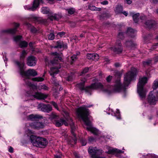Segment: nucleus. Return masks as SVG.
<instances>
[{
    "label": "nucleus",
    "instance_id": "48",
    "mask_svg": "<svg viewBox=\"0 0 158 158\" xmlns=\"http://www.w3.org/2000/svg\"><path fill=\"white\" fill-rule=\"evenodd\" d=\"M81 144L82 146H85L86 145V140L84 139H82L81 140Z\"/></svg>",
    "mask_w": 158,
    "mask_h": 158
},
{
    "label": "nucleus",
    "instance_id": "57",
    "mask_svg": "<svg viewBox=\"0 0 158 158\" xmlns=\"http://www.w3.org/2000/svg\"><path fill=\"white\" fill-rule=\"evenodd\" d=\"M127 3L128 4H130L132 2V0H126Z\"/></svg>",
    "mask_w": 158,
    "mask_h": 158
},
{
    "label": "nucleus",
    "instance_id": "15",
    "mask_svg": "<svg viewBox=\"0 0 158 158\" xmlns=\"http://www.w3.org/2000/svg\"><path fill=\"white\" fill-rule=\"evenodd\" d=\"M68 119H67L68 122L70 124L71 128L72 129L71 133L72 134L73 137H72L74 143H76L77 141V138L76 137V135L74 133V131L75 130V127L74 126V123L73 122L72 120L70 118H68Z\"/></svg>",
    "mask_w": 158,
    "mask_h": 158
},
{
    "label": "nucleus",
    "instance_id": "63",
    "mask_svg": "<svg viewBox=\"0 0 158 158\" xmlns=\"http://www.w3.org/2000/svg\"><path fill=\"white\" fill-rule=\"evenodd\" d=\"M47 1H48L49 3H53V0H47Z\"/></svg>",
    "mask_w": 158,
    "mask_h": 158
},
{
    "label": "nucleus",
    "instance_id": "50",
    "mask_svg": "<svg viewBox=\"0 0 158 158\" xmlns=\"http://www.w3.org/2000/svg\"><path fill=\"white\" fill-rule=\"evenodd\" d=\"M30 30L32 33H35L37 31L36 29L34 27H31Z\"/></svg>",
    "mask_w": 158,
    "mask_h": 158
},
{
    "label": "nucleus",
    "instance_id": "49",
    "mask_svg": "<svg viewBox=\"0 0 158 158\" xmlns=\"http://www.w3.org/2000/svg\"><path fill=\"white\" fill-rule=\"evenodd\" d=\"M41 89L44 90H48V87L45 85H42L41 86Z\"/></svg>",
    "mask_w": 158,
    "mask_h": 158
},
{
    "label": "nucleus",
    "instance_id": "41",
    "mask_svg": "<svg viewBox=\"0 0 158 158\" xmlns=\"http://www.w3.org/2000/svg\"><path fill=\"white\" fill-rule=\"evenodd\" d=\"M118 37V38L121 39H123L124 37L123 33L122 32H119Z\"/></svg>",
    "mask_w": 158,
    "mask_h": 158
},
{
    "label": "nucleus",
    "instance_id": "46",
    "mask_svg": "<svg viewBox=\"0 0 158 158\" xmlns=\"http://www.w3.org/2000/svg\"><path fill=\"white\" fill-rule=\"evenodd\" d=\"M155 157V155L152 154H148L146 156V158H154Z\"/></svg>",
    "mask_w": 158,
    "mask_h": 158
},
{
    "label": "nucleus",
    "instance_id": "53",
    "mask_svg": "<svg viewBox=\"0 0 158 158\" xmlns=\"http://www.w3.org/2000/svg\"><path fill=\"white\" fill-rule=\"evenodd\" d=\"M71 58L73 61H74L77 59L76 55H73L71 57Z\"/></svg>",
    "mask_w": 158,
    "mask_h": 158
},
{
    "label": "nucleus",
    "instance_id": "19",
    "mask_svg": "<svg viewBox=\"0 0 158 158\" xmlns=\"http://www.w3.org/2000/svg\"><path fill=\"white\" fill-rule=\"evenodd\" d=\"M15 28L13 29H10L6 30H2L1 31L2 33H9L13 34L15 33L17 31L16 28L19 26V24L18 23H15L14 25Z\"/></svg>",
    "mask_w": 158,
    "mask_h": 158
},
{
    "label": "nucleus",
    "instance_id": "7",
    "mask_svg": "<svg viewBox=\"0 0 158 158\" xmlns=\"http://www.w3.org/2000/svg\"><path fill=\"white\" fill-rule=\"evenodd\" d=\"M41 10L43 14H48V19L52 21L53 20H58L62 17L61 14H53L52 12L50 11L49 9L47 7L42 8Z\"/></svg>",
    "mask_w": 158,
    "mask_h": 158
},
{
    "label": "nucleus",
    "instance_id": "54",
    "mask_svg": "<svg viewBox=\"0 0 158 158\" xmlns=\"http://www.w3.org/2000/svg\"><path fill=\"white\" fill-rule=\"evenodd\" d=\"M101 4L103 5H106L108 4V2L106 1H105L101 2Z\"/></svg>",
    "mask_w": 158,
    "mask_h": 158
},
{
    "label": "nucleus",
    "instance_id": "12",
    "mask_svg": "<svg viewBox=\"0 0 158 158\" xmlns=\"http://www.w3.org/2000/svg\"><path fill=\"white\" fill-rule=\"evenodd\" d=\"M29 126L32 128L39 130L44 128L45 125L42 122L36 121L30 123Z\"/></svg>",
    "mask_w": 158,
    "mask_h": 158
},
{
    "label": "nucleus",
    "instance_id": "1",
    "mask_svg": "<svg viewBox=\"0 0 158 158\" xmlns=\"http://www.w3.org/2000/svg\"><path fill=\"white\" fill-rule=\"evenodd\" d=\"M136 69L132 67L131 71L127 73L124 76L123 84V85L119 79L117 80L115 83L113 87V91L115 92H119L122 91H125L130 83V82L136 75Z\"/></svg>",
    "mask_w": 158,
    "mask_h": 158
},
{
    "label": "nucleus",
    "instance_id": "8",
    "mask_svg": "<svg viewBox=\"0 0 158 158\" xmlns=\"http://www.w3.org/2000/svg\"><path fill=\"white\" fill-rule=\"evenodd\" d=\"M51 116V119L56 127H60L63 124L66 126L68 125L67 122L63 118H59L54 113H52Z\"/></svg>",
    "mask_w": 158,
    "mask_h": 158
},
{
    "label": "nucleus",
    "instance_id": "17",
    "mask_svg": "<svg viewBox=\"0 0 158 158\" xmlns=\"http://www.w3.org/2000/svg\"><path fill=\"white\" fill-rule=\"evenodd\" d=\"M148 103L150 105H154L156 104L157 101V98L153 95L152 91H151L150 93L148 98Z\"/></svg>",
    "mask_w": 158,
    "mask_h": 158
},
{
    "label": "nucleus",
    "instance_id": "44",
    "mask_svg": "<svg viewBox=\"0 0 158 158\" xmlns=\"http://www.w3.org/2000/svg\"><path fill=\"white\" fill-rule=\"evenodd\" d=\"M55 38V35H54L52 33H50L48 36V39L50 40H53Z\"/></svg>",
    "mask_w": 158,
    "mask_h": 158
},
{
    "label": "nucleus",
    "instance_id": "34",
    "mask_svg": "<svg viewBox=\"0 0 158 158\" xmlns=\"http://www.w3.org/2000/svg\"><path fill=\"white\" fill-rule=\"evenodd\" d=\"M153 88L154 90L157 89V93L158 94V80L154 81Z\"/></svg>",
    "mask_w": 158,
    "mask_h": 158
},
{
    "label": "nucleus",
    "instance_id": "29",
    "mask_svg": "<svg viewBox=\"0 0 158 158\" xmlns=\"http://www.w3.org/2000/svg\"><path fill=\"white\" fill-rule=\"evenodd\" d=\"M51 81L52 83L56 86H57L59 85V82L57 81L54 76H52V77L51 79Z\"/></svg>",
    "mask_w": 158,
    "mask_h": 158
},
{
    "label": "nucleus",
    "instance_id": "51",
    "mask_svg": "<svg viewBox=\"0 0 158 158\" xmlns=\"http://www.w3.org/2000/svg\"><path fill=\"white\" fill-rule=\"evenodd\" d=\"M65 34L64 32L62 31L61 32H58L57 34L58 35H59L60 37H61L63 36Z\"/></svg>",
    "mask_w": 158,
    "mask_h": 158
},
{
    "label": "nucleus",
    "instance_id": "20",
    "mask_svg": "<svg viewBox=\"0 0 158 158\" xmlns=\"http://www.w3.org/2000/svg\"><path fill=\"white\" fill-rule=\"evenodd\" d=\"M60 68V65L58 67H52L50 68L49 73L50 75L52 76H54L59 72V69Z\"/></svg>",
    "mask_w": 158,
    "mask_h": 158
},
{
    "label": "nucleus",
    "instance_id": "14",
    "mask_svg": "<svg viewBox=\"0 0 158 158\" xmlns=\"http://www.w3.org/2000/svg\"><path fill=\"white\" fill-rule=\"evenodd\" d=\"M39 107L41 111L44 112L48 113L52 110V107L49 104H40L39 105Z\"/></svg>",
    "mask_w": 158,
    "mask_h": 158
},
{
    "label": "nucleus",
    "instance_id": "18",
    "mask_svg": "<svg viewBox=\"0 0 158 158\" xmlns=\"http://www.w3.org/2000/svg\"><path fill=\"white\" fill-rule=\"evenodd\" d=\"M28 120L37 121L39 119L43 118V117L38 114H31L27 116Z\"/></svg>",
    "mask_w": 158,
    "mask_h": 158
},
{
    "label": "nucleus",
    "instance_id": "42",
    "mask_svg": "<svg viewBox=\"0 0 158 158\" xmlns=\"http://www.w3.org/2000/svg\"><path fill=\"white\" fill-rule=\"evenodd\" d=\"M22 37V36L20 35L14 37V40L15 41H18L20 40Z\"/></svg>",
    "mask_w": 158,
    "mask_h": 158
},
{
    "label": "nucleus",
    "instance_id": "16",
    "mask_svg": "<svg viewBox=\"0 0 158 158\" xmlns=\"http://www.w3.org/2000/svg\"><path fill=\"white\" fill-rule=\"evenodd\" d=\"M37 61L36 58L33 56H29L27 59V64L30 66H35Z\"/></svg>",
    "mask_w": 158,
    "mask_h": 158
},
{
    "label": "nucleus",
    "instance_id": "35",
    "mask_svg": "<svg viewBox=\"0 0 158 158\" xmlns=\"http://www.w3.org/2000/svg\"><path fill=\"white\" fill-rule=\"evenodd\" d=\"M27 45V43L25 41H21L20 43V45L21 48L26 47Z\"/></svg>",
    "mask_w": 158,
    "mask_h": 158
},
{
    "label": "nucleus",
    "instance_id": "24",
    "mask_svg": "<svg viewBox=\"0 0 158 158\" xmlns=\"http://www.w3.org/2000/svg\"><path fill=\"white\" fill-rule=\"evenodd\" d=\"M33 96L35 98L39 99H44L48 97L47 95L38 92L36 93Z\"/></svg>",
    "mask_w": 158,
    "mask_h": 158
},
{
    "label": "nucleus",
    "instance_id": "39",
    "mask_svg": "<svg viewBox=\"0 0 158 158\" xmlns=\"http://www.w3.org/2000/svg\"><path fill=\"white\" fill-rule=\"evenodd\" d=\"M114 116L117 117V118L118 119L120 118V112L117 109L116 113L114 114Z\"/></svg>",
    "mask_w": 158,
    "mask_h": 158
},
{
    "label": "nucleus",
    "instance_id": "5",
    "mask_svg": "<svg viewBox=\"0 0 158 158\" xmlns=\"http://www.w3.org/2000/svg\"><path fill=\"white\" fill-rule=\"evenodd\" d=\"M30 139L33 145L37 147L44 148L48 144V141L45 138L33 135L30 136Z\"/></svg>",
    "mask_w": 158,
    "mask_h": 158
},
{
    "label": "nucleus",
    "instance_id": "56",
    "mask_svg": "<svg viewBox=\"0 0 158 158\" xmlns=\"http://www.w3.org/2000/svg\"><path fill=\"white\" fill-rule=\"evenodd\" d=\"M140 19L142 20H143L144 19H146V16L144 15H143V16H141L140 17Z\"/></svg>",
    "mask_w": 158,
    "mask_h": 158
},
{
    "label": "nucleus",
    "instance_id": "33",
    "mask_svg": "<svg viewBox=\"0 0 158 158\" xmlns=\"http://www.w3.org/2000/svg\"><path fill=\"white\" fill-rule=\"evenodd\" d=\"M66 10L67 11L68 14L70 15L73 14L75 11V10L73 8H70L66 9Z\"/></svg>",
    "mask_w": 158,
    "mask_h": 158
},
{
    "label": "nucleus",
    "instance_id": "28",
    "mask_svg": "<svg viewBox=\"0 0 158 158\" xmlns=\"http://www.w3.org/2000/svg\"><path fill=\"white\" fill-rule=\"evenodd\" d=\"M89 8L93 11H101V9L100 8H97L92 5H90L88 6Z\"/></svg>",
    "mask_w": 158,
    "mask_h": 158
},
{
    "label": "nucleus",
    "instance_id": "4",
    "mask_svg": "<svg viewBox=\"0 0 158 158\" xmlns=\"http://www.w3.org/2000/svg\"><path fill=\"white\" fill-rule=\"evenodd\" d=\"M86 81V79H85L81 83L77 84V87L81 91L85 90L86 93L89 95L91 94V92L93 90L98 89L102 90H103V85L102 83L98 82L92 83L91 85L84 87V84Z\"/></svg>",
    "mask_w": 158,
    "mask_h": 158
},
{
    "label": "nucleus",
    "instance_id": "38",
    "mask_svg": "<svg viewBox=\"0 0 158 158\" xmlns=\"http://www.w3.org/2000/svg\"><path fill=\"white\" fill-rule=\"evenodd\" d=\"M123 7L120 5L118 6L116 8V10L118 13H120L122 12L123 10Z\"/></svg>",
    "mask_w": 158,
    "mask_h": 158
},
{
    "label": "nucleus",
    "instance_id": "47",
    "mask_svg": "<svg viewBox=\"0 0 158 158\" xmlns=\"http://www.w3.org/2000/svg\"><path fill=\"white\" fill-rule=\"evenodd\" d=\"M89 141L91 143L95 141V139L93 137H90L89 138Z\"/></svg>",
    "mask_w": 158,
    "mask_h": 158
},
{
    "label": "nucleus",
    "instance_id": "23",
    "mask_svg": "<svg viewBox=\"0 0 158 158\" xmlns=\"http://www.w3.org/2000/svg\"><path fill=\"white\" fill-rule=\"evenodd\" d=\"M53 47L54 48H66L67 46L66 44H64L62 41L59 40L56 42L55 45Z\"/></svg>",
    "mask_w": 158,
    "mask_h": 158
},
{
    "label": "nucleus",
    "instance_id": "11",
    "mask_svg": "<svg viewBox=\"0 0 158 158\" xmlns=\"http://www.w3.org/2000/svg\"><path fill=\"white\" fill-rule=\"evenodd\" d=\"M42 1V0H34L32 6H31L29 5H26L24 6V8L26 10L34 11L39 6L40 2Z\"/></svg>",
    "mask_w": 158,
    "mask_h": 158
},
{
    "label": "nucleus",
    "instance_id": "55",
    "mask_svg": "<svg viewBox=\"0 0 158 158\" xmlns=\"http://www.w3.org/2000/svg\"><path fill=\"white\" fill-rule=\"evenodd\" d=\"M8 151L10 153H12L13 152V148L12 147H10Z\"/></svg>",
    "mask_w": 158,
    "mask_h": 158
},
{
    "label": "nucleus",
    "instance_id": "64",
    "mask_svg": "<svg viewBox=\"0 0 158 158\" xmlns=\"http://www.w3.org/2000/svg\"><path fill=\"white\" fill-rule=\"evenodd\" d=\"M154 60L156 62L158 61V56L155 58Z\"/></svg>",
    "mask_w": 158,
    "mask_h": 158
},
{
    "label": "nucleus",
    "instance_id": "58",
    "mask_svg": "<svg viewBox=\"0 0 158 158\" xmlns=\"http://www.w3.org/2000/svg\"><path fill=\"white\" fill-rule=\"evenodd\" d=\"M74 155L75 156V157L76 158H79V156L78 154H77L76 153H74Z\"/></svg>",
    "mask_w": 158,
    "mask_h": 158
},
{
    "label": "nucleus",
    "instance_id": "36",
    "mask_svg": "<svg viewBox=\"0 0 158 158\" xmlns=\"http://www.w3.org/2000/svg\"><path fill=\"white\" fill-rule=\"evenodd\" d=\"M27 55V53L25 50H23L20 56V58L21 60H23Z\"/></svg>",
    "mask_w": 158,
    "mask_h": 158
},
{
    "label": "nucleus",
    "instance_id": "37",
    "mask_svg": "<svg viewBox=\"0 0 158 158\" xmlns=\"http://www.w3.org/2000/svg\"><path fill=\"white\" fill-rule=\"evenodd\" d=\"M27 55V53L25 50H23L20 56V58L21 60H23Z\"/></svg>",
    "mask_w": 158,
    "mask_h": 158
},
{
    "label": "nucleus",
    "instance_id": "40",
    "mask_svg": "<svg viewBox=\"0 0 158 158\" xmlns=\"http://www.w3.org/2000/svg\"><path fill=\"white\" fill-rule=\"evenodd\" d=\"M152 60H148L147 61H143V64L144 65H149L151 63Z\"/></svg>",
    "mask_w": 158,
    "mask_h": 158
},
{
    "label": "nucleus",
    "instance_id": "25",
    "mask_svg": "<svg viewBox=\"0 0 158 158\" xmlns=\"http://www.w3.org/2000/svg\"><path fill=\"white\" fill-rule=\"evenodd\" d=\"M124 45L127 47L130 48L132 49L136 45V44L134 43L131 40L126 41L124 43Z\"/></svg>",
    "mask_w": 158,
    "mask_h": 158
},
{
    "label": "nucleus",
    "instance_id": "60",
    "mask_svg": "<svg viewBox=\"0 0 158 158\" xmlns=\"http://www.w3.org/2000/svg\"><path fill=\"white\" fill-rule=\"evenodd\" d=\"M55 158H61V157L60 155H55Z\"/></svg>",
    "mask_w": 158,
    "mask_h": 158
},
{
    "label": "nucleus",
    "instance_id": "22",
    "mask_svg": "<svg viewBox=\"0 0 158 158\" xmlns=\"http://www.w3.org/2000/svg\"><path fill=\"white\" fill-rule=\"evenodd\" d=\"M87 57L88 59L96 61L99 59V56L97 54L88 53L87 55Z\"/></svg>",
    "mask_w": 158,
    "mask_h": 158
},
{
    "label": "nucleus",
    "instance_id": "31",
    "mask_svg": "<svg viewBox=\"0 0 158 158\" xmlns=\"http://www.w3.org/2000/svg\"><path fill=\"white\" fill-rule=\"evenodd\" d=\"M139 16V13L135 14L133 15V19L135 23H138Z\"/></svg>",
    "mask_w": 158,
    "mask_h": 158
},
{
    "label": "nucleus",
    "instance_id": "32",
    "mask_svg": "<svg viewBox=\"0 0 158 158\" xmlns=\"http://www.w3.org/2000/svg\"><path fill=\"white\" fill-rule=\"evenodd\" d=\"M32 80L34 81L40 82L43 81L44 79V78L41 77H37L32 78Z\"/></svg>",
    "mask_w": 158,
    "mask_h": 158
},
{
    "label": "nucleus",
    "instance_id": "52",
    "mask_svg": "<svg viewBox=\"0 0 158 158\" xmlns=\"http://www.w3.org/2000/svg\"><path fill=\"white\" fill-rule=\"evenodd\" d=\"M112 78V76L110 75L108 76L106 78V81L107 82H109L110 81Z\"/></svg>",
    "mask_w": 158,
    "mask_h": 158
},
{
    "label": "nucleus",
    "instance_id": "43",
    "mask_svg": "<svg viewBox=\"0 0 158 158\" xmlns=\"http://www.w3.org/2000/svg\"><path fill=\"white\" fill-rule=\"evenodd\" d=\"M89 69L88 67L85 68L81 72V75H82L83 74H85V73H87L89 71Z\"/></svg>",
    "mask_w": 158,
    "mask_h": 158
},
{
    "label": "nucleus",
    "instance_id": "21",
    "mask_svg": "<svg viewBox=\"0 0 158 158\" xmlns=\"http://www.w3.org/2000/svg\"><path fill=\"white\" fill-rule=\"evenodd\" d=\"M145 24L146 27L149 28H155L156 25V22L153 20H147L145 22Z\"/></svg>",
    "mask_w": 158,
    "mask_h": 158
},
{
    "label": "nucleus",
    "instance_id": "45",
    "mask_svg": "<svg viewBox=\"0 0 158 158\" xmlns=\"http://www.w3.org/2000/svg\"><path fill=\"white\" fill-rule=\"evenodd\" d=\"M51 104H52L55 108L57 109V110H58V108L57 106V104L54 102L52 101L50 102Z\"/></svg>",
    "mask_w": 158,
    "mask_h": 158
},
{
    "label": "nucleus",
    "instance_id": "6",
    "mask_svg": "<svg viewBox=\"0 0 158 158\" xmlns=\"http://www.w3.org/2000/svg\"><path fill=\"white\" fill-rule=\"evenodd\" d=\"M137 84V92L141 98H145L147 91L143 89L144 85L147 83L148 78L146 77L139 78Z\"/></svg>",
    "mask_w": 158,
    "mask_h": 158
},
{
    "label": "nucleus",
    "instance_id": "30",
    "mask_svg": "<svg viewBox=\"0 0 158 158\" xmlns=\"http://www.w3.org/2000/svg\"><path fill=\"white\" fill-rule=\"evenodd\" d=\"M35 19L37 21L42 24L45 23L47 22V20L46 19H43L41 18L35 17Z\"/></svg>",
    "mask_w": 158,
    "mask_h": 158
},
{
    "label": "nucleus",
    "instance_id": "9",
    "mask_svg": "<svg viewBox=\"0 0 158 158\" xmlns=\"http://www.w3.org/2000/svg\"><path fill=\"white\" fill-rule=\"evenodd\" d=\"M89 153L91 155L92 158H99V156L103 152L101 150L98 149L96 147L90 146L89 148Z\"/></svg>",
    "mask_w": 158,
    "mask_h": 158
},
{
    "label": "nucleus",
    "instance_id": "59",
    "mask_svg": "<svg viewBox=\"0 0 158 158\" xmlns=\"http://www.w3.org/2000/svg\"><path fill=\"white\" fill-rule=\"evenodd\" d=\"M114 65L116 67H118L120 66V64L118 63H115Z\"/></svg>",
    "mask_w": 158,
    "mask_h": 158
},
{
    "label": "nucleus",
    "instance_id": "27",
    "mask_svg": "<svg viewBox=\"0 0 158 158\" xmlns=\"http://www.w3.org/2000/svg\"><path fill=\"white\" fill-rule=\"evenodd\" d=\"M121 150H118L116 149H112L109 150L107 153L109 154H112L115 152L121 153L123 152Z\"/></svg>",
    "mask_w": 158,
    "mask_h": 158
},
{
    "label": "nucleus",
    "instance_id": "3",
    "mask_svg": "<svg viewBox=\"0 0 158 158\" xmlns=\"http://www.w3.org/2000/svg\"><path fill=\"white\" fill-rule=\"evenodd\" d=\"M14 62L19 69L20 74L24 76L23 80L26 85L29 87H32L33 84L30 81L28 77L30 76L34 77L36 76L37 75L36 71L34 69H29L26 71H24L25 64L22 60L20 62L15 60Z\"/></svg>",
    "mask_w": 158,
    "mask_h": 158
},
{
    "label": "nucleus",
    "instance_id": "26",
    "mask_svg": "<svg viewBox=\"0 0 158 158\" xmlns=\"http://www.w3.org/2000/svg\"><path fill=\"white\" fill-rule=\"evenodd\" d=\"M136 32V31L131 28L129 27L127 29V33L129 36L132 38H134L135 36Z\"/></svg>",
    "mask_w": 158,
    "mask_h": 158
},
{
    "label": "nucleus",
    "instance_id": "2",
    "mask_svg": "<svg viewBox=\"0 0 158 158\" xmlns=\"http://www.w3.org/2000/svg\"><path fill=\"white\" fill-rule=\"evenodd\" d=\"M92 106V105L86 106H83L80 107L77 110V114L78 116L80 117L85 122V124L87 126H89L87 127V129L90 131L94 134L97 135L99 133V131L95 128H93L91 127V123L88 117L89 112V109L87 108L90 107Z\"/></svg>",
    "mask_w": 158,
    "mask_h": 158
},
{
    "label": "nucleus",
    "instance_id": "13",
    "mask_svg": "<svg viewBox=\"0 0 158 158\" xmlns=\"http://www.w3.org/2000/svg\"><path fill=\"white\" fill-rule=\"evenodd\" d=\"M52 54L54 56V59L51 61L52 64H57L62 60L61 53H58L57 52H52Z\"/></svg>",
    "mask_w": 158,
    "mask_h": 158
},
{
    "label": "nucleus",
    "instance_id": "61",
    "mask_svg": "<svg viewBox=\"0 0 158 158\" xmlns=\"http://www.w3.org/2000/svg\"><path fill=\"white\" fill-rule=\"evenodd\" d=\"M152 2L154 3H156L158 2V0H152Z\"/></svg>",
    "mask_w": 158,
    "mask_h": 158
},
{
    "label": "nucleus",
    "instance_id": "10",
    "mask_svg": "<svg viewBox=\"0 0 158 158\" xmlns=\"http://www.w3.org/2000/svg\"><path fill=\"white\" fill-rule=\"evenodd\" d=\"M111 49L116 53L119 54L121 53L123 50V48L121 40H117L114 46L111 47Z\"/></svg>",
    "mask_w": 158,
    "mask_h": 158
},
{
    "label": "nucleus",
    "instance_id": "62",
    "mask_svg": "<svg viewBox=\"0 0 158 158\" xmlns=\"http://www.w3.org/2000/svg\"><path fill=\"white\" fill-rule=\"evenodd\" d=\"M122 13L126 16H127L128 15L126 11H124Z\"/></svg>",
    "mask_w": 158,
    "mask_h": 158
}]
</instances>
